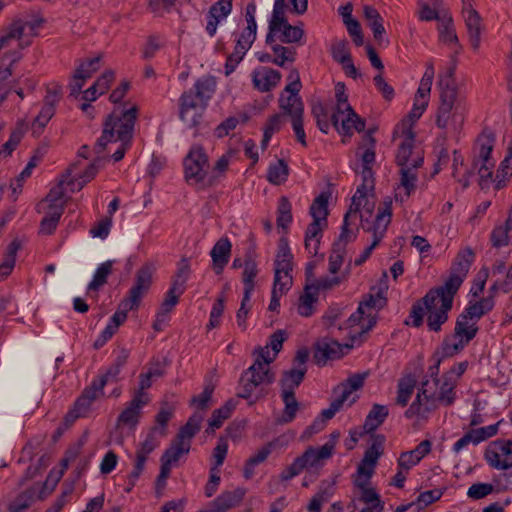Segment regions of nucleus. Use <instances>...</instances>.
Returning a JSON list of instances; mask_svg holds the SVG:
<instances>
[{
    "mask_svg": "<svg viewBox=\"0 0 512 512\" xmlns=\"http://www.w3.org/2000/svg\"><path fill=\"white\" fill-rule=\"evenodd\" d=\"M495 305L494 296L488 295L478 301H469L462 314L467 315L469 320L478 321L488 312H490Z\"/></svg>",
    "mask_w": 512,
    "mask_h": 512,
    "instance_id": "f704fd0d",
    "label": "nucleus"
},
{
    "mask_svg": "<svg viewBox=\"0 0 512 512\" xmlns=\"http://www.w3.org/2000/svg\"><path fill=\"white\" fill-rule=\"evenodd\" d=\"M21 248V242L14 239L7 247L6 253L0 264V282L6 279L13 271L16 263V255Z\"/></svg>",
    "mask_w": 512,
    "mask_h": 512,
    "instance_id": "a19ab883",
    "label": "nucleus"
},
{
    "mask_svg": "<svg viewBox=\"0 0 512 512\" xmlns=\"http://www.w3.org/2000/svg\"><path fill=\"white\" fill-rule=\"evenodd\" d=\"M466 110V98L461 92H441L436 119L438 128H461L464 125Z\"/></svg>",
    "mask_w": 512,
    "mask_h": 512,
    "instance_id": "7ed1b4c3",
    "label": "nucleus"
},
{
    "mask_svg": "<svg viewBox=\"0 0 512 512\" xmlns=\"http://www.w3.org/2000/svg\"><path fill=\"white\" fill-rule=\"evenodd\" d=\"M190 444L183 442L182 440L175 439L169 448H167L161 457V462L172 467L180 457L184 454H188L190 451Z\"/></svg>",
    "mask_w": 512,
    "mask_h": 512,
    "instance_id": "c03bdc74",
    "label": "nucleus"
},
{
    "mask_svg": "<svg viewBox=\"0 0 512 512\" xmlns=\"http://www.w3.org/2000/svg\"><path fill=\"white\" fill-rule=\"evenodd\" d=\"M289 175V168L285 161L277 160L275 163L270 164L267 171V179L274 185H280L287 180Z\"/></svg>",
    "mask_w": 512,
    "mask_h": 512,
    "instance_id": "13d9d810",
    "label": "nucleus"
},
{
    "mask_svg": "<svg viewBox=\"0 0 512 512\" xmlns=\"http://www.w3.org/2000/svg\"><path fill=\"white\" fill-rule=\"evenodd\" d=\"M312 289V287L306 285L303 294L299 297L297 312L303 317H310L315 312L318 294Z\"/></svg>",
    "mask_w": 512,
    "mask_h": 512,
    "instance_id": "49530a36",
    "label": "nucleus"
},
{
    "mask_svg": "<svg viewBox=\"0 0 512 512\" xmlns=\"http://www.w3.org/2000/svg\"><path fill=\"white\" fill-rule=\"evenodd\" d=\"M268 45L271 47L274 54L272 60L273 64L279 67H285L287 62L293 63L296 60L295 48L277 44L275 41Z\"/></svg>",
    "mask_w": 512,
    "mask_h": 512,
    "instance_id": "09e8293b",
    "label": "nucleus"
},
{
    "mask_svg": "<svg viewBox=\"0 0 512 512\" xmlns=\"http://www.w3.org/2000/svg\"><path fill=\"white\" fill-rule=\"evenodd\" d=\"M281 73L270 67H260L252 72L254 87L261 92H268L278 85Z\"/></svg>",
    "mask_w": 512,
    "mask_h": 512,
    "instance_id": "a878e982",
    "label": "nucleus"
},
{
    "mask_svg": "<svg viewBox=\"0 0 512 512\" xmlns=\"http://www.w3.org/2000/svg\"><path fill=\"white\" fill-rule=\"evenodd\" d=\"M203 419L204 413L202 411L194 412L186 424L180 428L176 438L191 445V440L199 432Z\"/></svg>",
    "mask_w": 512,
    "mask_h": 512,
    "instance_id": "ea45409f",
    "label": "nucleus"
},
{
    "mask_svg": "<svg viewBox=\"0 0 512 512\" xmlns=\"http://www.w3.org/2000/svg\"><path fill=\"white\" fill-rule=\"evenodd\" d=\"M414 166H400L399 184L395 189V200L403 202L415 191L418 176Z\"/></svg>",
    "mask_w": 512,
    "mask_h": 512,
    "instance_id": "b1692460",
    "label": "nucleus"
},
{
    "mask_svg": "<svg viewBox=\"0 0 512 512\" xmlns=\"http://www.w3.org/2000/svg\"><path fill=\"white\" fill-rule=\"evenodd\" d=\"M474 258L475 254L471 248L460 250L452 264L448 279L440 287L443 288V290H448L456 294L466 278Z\"/></svg>",
    "mask_w": 512,
    "mask_h": 512,
    "instance_id": "2eb2a0df",
    "label": "nucleus"
},
{
    "mask_svg": "<svg viewBox=\"0 0 512 512\" xmlns=\"http://www.w3.org/2000/svg\"><path fill=\"white\" fill-rule=\"evenodd\" d=\"M286 0H275L272 17L269 21L268 33L266 35V44L274 42V37L281 24H285L288 20L285 16Z\"/></svg>",
    "mask_w": 512,
    "mask_h": 512,
    "instance_id": "c9c22d12",
    "label": "nucleus"
},
{
    "mask_svg": "<svg viewBox=\"0 0 512 512\" xmlns=\"http://www.w3.org/2000/svg\"><path fill=\"white\" fill-rule=\"evenodd\" d=\"M216 79L205 75L197 79L192 88L180 97V118L189 127H197L202 122L203 114L209 101L216 92Z\"/></svg>",
    "mask_w": 512,
    "mask_h": 512,
    "instance_id": "f03ea898",
    "label": "nucleus"
},
{
    "mask_svg": "<svg viewBox=\"0 0 512 512\" xmlns=\"http://www.w3.org/2000/svg\"><path fill=\"white\" fill-rule=\"evenodd\" d=\"M327 226V224L319 221H312L305 233V248L306 250L316 256L319 251L320 239L322 237L323 229Z\"/></svg>",
    "mask_w": 512,
    "mask_h": 512,
    "instance_id": "58836bf2",
    "label": "nucleus"
},
{
    "mask_svg": "<svg viewBox=\"0 0 512 512\" xmlns=\"http://www.w3.org/2000/svg\"><path fill=\"white\" fill-rule=\"evenodd\" d=\"M274 381V374L270 368H263L260 362L253 363L247 370H245L239 381L238 397L249 399L253 396L259 397L258 387L269 385Z\"/></svg>",
    "mask_w": 512,
    "mask_h": 512,
    "instance_id": "6e6552de",
    "label": "nucleus"
},
{
    "mask_svg": "<svg viewBox=\"0 0 512 512\" xmlns=\"http://www.w3.org/2000/svg\"><path fill=\"white\" fill-rule=\"evenodd\" d=\"M328 199L329 195L326 193H321L314 199L310 207V215L314 221H319L327 224Z\"/></svg>",
    "mask_w": 512,
    "mask_h": 512,
    "instance_id": "5fc2aeb1",
    "label": "nucleus"
},
{
    "mask_svg": "<svg viewBox=\"0 0 512 512\" xmlns=\"http://www.w3.org/2000/svg\"><path fill=\"white\" fill-rule=\"evenodd\" d=\"M391 221V202L385 201L383 207L379 208L372 228L367 230L372 231V243L364 249V251L354 260L356 266L362 265L371 255L372 251L378 246L386 234L387 227Z\"/></svg>",
    "mask_w": 512,
    "mask_h": 512,
    "instance_id": "4468645a",
    "label": "nucleus"
},
{
    "mask_svg": "<svg viewBox=\"0 0 512 512\" xmlns=\"http://www.w3.org/2000/svg\"><path fill=\"white\" fill-rule=\"evenodd\" d=\"M142 396L136 398L132 397L131 401L127 403L125 409L120 413L117 418V426H126L129 428H135L141 417L142 408L148 403L143 401Z\"/></svg>",
    "mask_w": 512,
    "mask_h": 512,
    "instance_id": "cd10ccee",
    "label": "nucleus"
},
{
    "mask_svg": "<svg viewBox=\"0 0 512 512\" xmlns=\"http://www.w3.org/2000/svg\"><path fill=\"white\" fill-rule=\"evenodd\" d=\"M39 25L38 22L14 20L7 28L6 33L0 37V41L6 46L10 40L21 39L23 35L33 36Z\"/></svg>",
    "mask_w": 512,
    "mask_h": 512,
    "instance_id": "2f4dec72",
    "label": "nucleus"
},
{
    "mask_svg": "<svg viewBox=\"0 0 512 512\" xmlns=\"http://www.w3.org/2000/svg\"><path fill=\"white\" fill-rule=\"evenodd\" d=\"M462 16L467 28L469 42L474 50H478L483 26L480 14L473 8L471 0H462Z\"/></svg>",
    "mask_w": 512,
    "mask_h": 512,
    "instance_id": "aec40b11",
    "label": "nucleus"
},
{
    "mask_svg": "<svg viewBox=\"0 0 512 512\" xmlns=\"http://www.w3.org/2000/svg\"><path fill=\"white\" fill-rule=\"evenodd\" d=\"M456 383L452 378L443 374L440 379L426 380L422 382L415 400L405 411V417H425L438 405L451 406L456 398Z\"/></svg>",
    "mask_w": 512,
    "mask_h": 512,
    "instance_id": "f257e3e1",
    "label": "nucleus"
},
{
    "mask_svg": "<svg viewBox=\"0 0 512 512\" xmlns=\"http://www.w3.org/2000/svg\"><path fill=\"white\" fill-rule=\"evenodd\" d=\"M253 40L245 39L242 35L239 36L236 41L233 52L228 55L225 63V75L229 76L235 71L237 65L242 61L246 52L250 49L253 44Z\"/></svg>",
    "mask_w": 512,
    "mask_h": 512,
    "instance_id": "72a5a7b5",
    "label": "nucleus"
},
{
    "mask_svg": "<svg viewBox=\"0 0 512 512\" xmlns=\"http://www.w3.org/2000/svg\"><path fill=\"white\" fill-rule=\"evenodd\" d=\"M334 447L335 443L333 441L325 443L320 448L309 447L291 465L283 469L279 475L280 480L289 481L301 474L304 469L318 467L321 465V461L331 457Z\"/></svg>",
    "mask_w": 512,
    "mask_h": 512,
    "instance_id": "39448f33",
    "label": "nucleus"
},
{
    "mask_svg": "<svg viewBox=\"0 0 512 512\" xmlns=\"http://www.w3.org/2000/svg\"><path fill=\"white\" fill-rule=\"evenodd\" d=\"M160 437L157 434V430H150L145 438V440L139 445L136 451V458L141 459L146 462L149 454L159 446Z\"/></svg>",
    "mask_w": 512,
    "mask_h": 512,
    "instance_id": "4d7b16f0",
    "label": "nucleus"
},
{
    "mask_svg": "<svg viewBox=\"0 0 512 512\" xmlns=\"http://www.w3.org/2000/svg\"><path fill=\"white\" fill-rule=\"evenodd\" d=\"M110 382L111 381L108 380L107 377H105L104 375H100L97 378L93 379L91 384L84 389L82 395H84L91 402H94L95 400L103 396V388L105 387L106 384Z\"/></svg>",
    "mask_w": 512,
    "mask_h": 512,
    "instance_id": "e2e57ef3",
    "label": "nucleus"
},
{
    "mask_svg": "<svg viewBox=\"0 0 512 512\" xmlns=\"http://www.w3.org/2000/svg\"><path fill=\"white\" fill-rule=\"evenodd\" d=\"M183 165L186 181L190 185L199 184L206 176L208 157L201 146L194 145L184 158Z\"/></svg>",
    "mask_w": 512,
    "mask_h": 512,
    "instance_id": "dca6fc26",
    "label": "nucleus"
},
{
    "mask_svg": "<svg viewBox=\"0 0 512 512\" xmlns=\"http://www.w3.org/2000/svg\"><path fill=\"white\" fill-rule=\"evenodd\" d=\"M173 412V406L169 405L167 402H163L159 412L155 416V426L150 430H157V434H159L160 437H166L167 424L171 420Z\"/></svg>",
    "mask_w": 512,
    "mask_h": 512,
    "instance_id": "3c124183",
    "label": "nucleus"
},
{
    "mask_svg": "<svg viewBox=\"0 0 512 512\" xmlns=\"http://www.w3.org/2000/svg\"><path fill=\"white\" fill-rule=\"evenodd\" d=\"M132 138V130H103V134L94 147L95 153L100 155L105 150L110 152L112 150L111 146L118 144L112 153V157L116 162L120 161L129 148Z\"/></svg>",
    "mask_w": 512,
    "mask_h": 512,
    "instance_id": "f8f14e48",
    "label": "nucleus"
},
{
    "mask_svg": "<svg viewBox=\"0 0 512 512\" xmlns=\"http://www.w3.org/2000/svg\"><path fill=\"white\" fill-rule=\"evenodd\" d=\"M64 212L63 206L48 207L46 216L40 222L39 233L43 235H51L57 228L60 218Z\"/></svg>",
    "mask_w": 512,
    "mask_h": 512,
    "instance_id": "37998d69",
    "label": "nucleus"
},
{
    "mask_svg": "<svg viewBox=\"0 0 512 512\" xmlns=\"http://www.w3.org/2000/svg\"><path fill=\"white\" fill-rule=\"evenodd\" d=\"M112 261H106L98 266L96 269L93 279L88 284L89 291H98L103 285L107 283L108 276L112 272Z\"/></svg>",
    "mask_w": 512,
    "mask_h": 512,
    "instance_id": "bf43d9fd",
    "label": "nucleus"
},
{
    "mask_svg": "<svg viewBox=\"0 0 512 512\" xmlns=\"http://www.w3.org/2000/svg\"><path fill=\"white\" fill-rule=\"evenodd\" d=\"M363 13L367 21V25L373 32L375 40L381 42L383 34L385 33L383 18L374 7L369 5L364 6Z\"/></svg>",
    "mask_w": 512,
    "mask_h": 512,
    "instance_id": "79ce46f5",
    "label": "nucleus"
},
{
    "mask_svg": "<svg viewBox=\"0 0 512 512\" xmlns=\"http://www.w3.org/2000/svg\"><path fill=\"white\" fill-rule=\"evenodd\" d=\"M233 0H218L212 4L206 15V32L210 37H214L217 32L218 24L224 21L232 12Z\"/></svg>",
    "mask_w": 512,
    "mask_h": 512,
    "instance_id": "5701e85b",
    "label": "nucleus"
},
{
    "mask_svg": "<svg viewBox=\"0 0 512 512\" xmlns=\"http://www.w3.org/2000/svg\"><path fill=\"white\" fill-rule=\"evenodd\" d=\"M335 97L337 100L335 109L331 114V122L334 128H364L365 120L360 117L348 103V96L345 93V85L338 82L335 86Z\"/></svg>",
    "mask_w": 512,
    "mask_h": 512,
    "instance_id": "423d86ee",
    "label": "nucleus"
},
{
    "mask_svg": "<svg viewBox=\"0 0 512 512\" xmlns=\"http://www.w3.org/2000/svg\"><path fill=\"white\" fill-rule=\"evenodd\" d=\"M137 107L115 109L106 119L104 128H134L137 119Z\"/></svg>",
    "mask_w": 512,
    "mask_h": 512,
    "instance_id": "c85d7f7f",
    "label": "nucleus"
},
{
    "mask_svg": "<svg viewBox=\"0 0 512 512\" xmlns=\"http://www.w3.org/2000/svg\"><path fill=\"white\" fill-rule=\"evenodd\" d=\"M246 492V489L243 487H237L231 491H223L212 501L211 512H227L229 509L239 506Z\"/></svg>",
    "mask_w": 512,
    "mask_h": 512,
    "instance_id": "393cba45",
    "label": "nucleus"
},
{
    "mask_svg": "<svg viewBox=\"0 0 512 512\" xmlns=\"http://www.w3.org/2000/svg\"><path fill=\"white\" fill-rule=\"evenodd\" d=\"M36 159L32 158L26 165V167L23 169V171L17 176V178L11 182V188H12V200L16 201L18 198V195L22 192V187L24 181L30 177L33 169L36 167Z\"/></svg>",
    "mask_w": 512,
    "mask_h": 512,
    "instance_id": "680f3d73",
    "label": "nucleus"
},
{
    "mask_svg": "<svg viewBox=\"0 0 512 512\" xmlns=\"http://www.w3.org/2000/svg\"><path fill=\"white\" fill-rule=\"evenodd\" d=\"M455 293L438 287L431 289L422 299L427 313V326L431 331L438 332L448 320L452 309Z\"/></svg>",
    "mask_w": 512,
    "mask_h": 512,
    "instance_id": "20e7f679",
    "label": "nucleus"
},
{
    "mask_svg": "<svg viewBox=\"0 0 512 512\" xmlns=\"http://www.w3.org/2000/svg\"><path fill=\"white\" fill-rule=\"evenodd\" d=\"M306 372L297 368H291L283 372L280 380L282 393L295 394V389L302 383Z\"/></svg>",
    "mask_w": 512,
    "mask_h": 512,
    "instance_id": "a18cd8bd",
    "label": "nucleus"
},
{
    "mask_svg": "<svg viewBox=\"0 0 512 512\" xmlns=\"http://www.w3.org/2000/svg\"><path fill=\"white\" fill-rule=\"evenodd\" d=\"M414 387L415 381L412 377L401 379L398 383L396 403L402 407L406 406L413 394Z\"/></svg>",
    "mask_w": 512,
    "mask_h": 512,
    "instance_id": "0e129e2a",
    "label": "nucleus"
},
{
    "mask_svg": "<svg viewBox=\"0 0 512 512\" xmlns=\"http://www.w3.org/2000/svg\"><path fill=\"white\" fill-rule=\"evenodd\" d=\"M232 244L227 237L220 238L210 251L216 274H220L229 262Z\"/></svg>",
    "mask_w": 512,
    "mask_h": 512,
    "instance_id": "473e14b6",
    "label": "nucleus"
},
{
    "mask_svg": "<svg viewBox=\"0 0 512 512\" xmlns=\"http://www.w3.org/2000/svg\"><path fill=\"white\" fill-rule=\"evenodd\" d=\"M484 458L494 469H510L512 467V441L498 439L491 442L485 450Z\"/></svg>",
    "mask_w": 512,
    "mask_h": 512,
    "instance_id": "f3484780",
    "label": "nucleus"
},
{
    "mask_svg": "<svg viewBox=\"0 0 512 512\" xmlns=\"http://www.w3.org/2000/svg\"><path fill=\"white\" fill-rule=\"evenodd\" d=\"M280 107L291 116L292 128H303V102L298 95L281 96Z\"/></svg>",
    "mask_w": 512,
    "mask_h": 512,
    "instance_id": "c756f323",
    "label": "nucleus"
},
{
    "mask_svg": "<svg viewBox=\"0 0 512 512\" xmlns=\"http://www.w3.org/2000/svg\"><path fill=\"white\" fill-rule=\"evenodd\" d=\"M400 139L396 154L398 166L420 167L423 164V150L413 130H395L393 140Z\"/></svg>",
    "mask_w": 512,
    "mask_h": 512,
    "instance_id": "0eeeda50",
    "label": "nucleus"
},
{
    "mask_svg": "<svg viewBox=\"0 0 512 512\" xmlns=\"http://www.w3.org/2000/svg\"><path fill=\"white\" fill-rule=\"evenodd\" d=\"M512 229L510 219L506 220L504 225L495 227L491 233V243L494 247L499 248L508 244V233Z\"/></svg>",
    "mask_w": 512,
    "mask_h": 512,
    "instance_id": "774afa93",
    "label": "nucleus"
},
{
    "mask_svg": "<svg viewBox=\"0 0 512 512\" xmlns=\"http://www.w3.org/2000/svg\"><path fill=\"white\" fill-rule=\"evenodd\" d=\"M277 226L287 229L292 222L291 204L286 197H281L277 209Z\"/></svg>",
    "mask_w": 512,
    "mask_h": 512,
    "instance_id": "338daca9",
    "label": "nucleus"
},
{
    "mask_svg": "<svg viewBox=\"0 0 512 512\" xmlns=\"http://www.w3.org/2000/svg\"><path fill=\"white\" fill-rule=\"evenodd\" d=\"M495 138L491 132H483L476 139L473 153V168L477 169L481 183L491 178L494 168V160L491 153Z\"/></svg>",
    "mask_w": 512,
    "mask_h": 512,
    "instance_id": "1a4fd4ad",
    "label": "nucleus"
},
{
    "mask_svg": "<svg viewBox=\"0 0 512 512\" xmlns=\"http://www.w3.org/2000/svg\"><path fill=\"white\" fill-rule=\"evenodd\" d=\"M456 69V60L452 58L451 65L447 68L444 74L439 75L438 86L440 88V93L447 90H452L453 92H460L457 88L454 79V73Z\"/></svg>",
    "mask_w": 512,
    "mask_h": 512,
    "instance_id": "69168bd1",
    "label": "nucleus"
},
{
    "mask_svg": "<svg viewBox=\"0 0 512 512\" xmlns=\"http://www.w3.org/2000/svg\"><path fill=\"white\" fill-rule=\"evenodd\" d=\"M305 36L304 29L301 25H291L288 21L281 24L277 31V37L282 43L303 45L302 39Z\"/></svg>",
    "mask_w": 512,
    "mask_h": 512,
    "instance_id": "4c0bfd02",
    "label": "nucleus"
},
{
    "mask_svg": "<svg viewBox=\"0 0 512 512\" xmlns=\"http://www.w3.org/2000/svg\"><path fill=\"white\" fill-rule=\"evenodd\" d=\"M76 167V163L70 165L60 176L56 185L50 189L45 198V201L49 203L48 207L63 206L65 208L64 203L61 201L65 193L64 185L67 179L71 176L72 172L75 171Z\"/></svg>",
    "mask_w": 512,
    "mask_h": 512,
    "instance_id": "e433bc0d",
    "label": "nucleus"
},
{
    "mask_svg": "<svg viewBox=\"0 0 512 512\" xmlns=\"http://www.w3.org/2000/svg\"><path fill=\"white\" fill-rule=\"evenodd\" d=\"M100 61L101 57L96 56L86 59L78 65L72 76V81L69 84L70 94L72 96H77L85 85V81L90 79L93 74L100 69Z\"/></svg>",
    "mask_w": 512,
    "mask_h": 512,
    "instance_id": "412c9836",
    "label": "nucleus"
},
{
    "mask_svg": "<svg viewBox=\"0 0 512 512\" xmlns=\"http://www.w3.org/2000/svg\"><path fill=\"white\" fill-rule=\"evenodd\" d=\"M62 96L61 86L54 84L47 88V93L44 98V104L41 110L34 118L33 125L38 128H44L55 114V106L60 101Z\"/></svg>",
    "mask_w": 512,
    "mask_h": 512,
    "instance_id": "4be33fe9",
    "label": "nucleus"
},
{
    "mask_svg": "<svg viewBox=\"0 0 512 512\" xmlns=\"http://www.w3.org/2000/svg\"><path fill=\"white\" fill-rule=\"evenodd\" d=\"M190 273L191 268L188 259L182 258L177 264V270L173 276L171 287L179 292H184Z\"/></svg>",
    "mask_w": 512,
    "mask_h": 512,
    "instance_id": "864d4df0",
    "label": "nucleus"
},
{
    "mask_svg": "<svg viewBox=\"0 0 512 512\" xmlns=\"http://www.w3.org/2000/svg\"><path fill=\"white\" fill-rule=\"evenodd\" d=\"M359 213L348 210L343 219V224L341 227V233L339 235V240L334 244L335 247H345L347 243L352 242L356 239V232L349 228L350 219L357 218Z\"/></svg>",
    "mask_w": 512,
    "mask_h": 512,
    "instance_id": "052dcab7",
    "label": "nucleus"
},
{
    "mask_svg": "<svg viewBox=\"0 0 512 512\" xmlns=\"http://www.w3.org/2000/svg\"><path fill=\"white\" fill-rule=\"evenodd\" d=\"M387 416L388 408L386 406L374 404L365 419L364 430L366 432L376 430L385 421Z\"/></svg>",
    "mask_w": 512,
    "mask_h": 512,
    "instance_id": "de8ad7c7",
    "label": "nucleus"
},
{
    "mask_svg": "<svg viewBox=\"0 0 512 512\" xmlns=\"http://www.w3.org/2000/svg\"><path fill=\"white\" fill-rule=\"evenodd\" d=\"M155 266L152 263H145L135 273V279L128 295L123 299L125 308H137L140 306L144 295L152 285V277Z\"/></svg>",
    "mask_w": 512,
    "mask_h": 512,
    "instance_id": "ddd939ff",
    "label": "nucleus"
},
{
    "mask_svg": "<svg viewBox=\"0 0 512 512\" xmlns=\"http://www.w3.org/2000/svg\"><path fill=\"white\" fill-rule=\"evenodd\" d=\"M46 483L43 485L34 484L33 486L26 489L9 505V512H22L26 510L31 503L34 501L36 496L39 499L45 498L49 492H45Z\"/></svg>",
    "mask_w": 512,
    "mask_h": 512,
    "instance_id": "bb28decb",
    "label": "nucleus"
},
{
    "mask_svg": "<svg viewBox=\"0 0 512 512\" xmlns=\"http://www.w3.org/2000/svg\"><path fill=\"white\" fill-rule=\"evenodd\" d=\"M356 343H345L340 344L334 339L324 338L319 341L316 346V350L314 353L315 362L322 366L327 360L338 359L345 354V351H349Z\"/></svg>",
    "mask_w": 512,
    "mask_h": 512,
    "instance_id": "a211bd4d",
    "label": "nucleus"
},
{
    "mask_svg": "<svg viewBox=\"0 0 512 512\" xmlns=\"http://www.w3.org/2000/svg\"><path fill=\"white\" fill-rule=\"evenodd\" d=\"M372 131H366L360 146L361 149H364L361 156L363 169H371V165L375 162V139L372 136Z\"/></svg>",
    "mask_w": 512,
    "mask_h": 512,
    "instance_id": "603ef678",
    "label": "nucleus"
},
{
    "mask_svg": "<svg viewBox=\"0 0 512 512\" xmlns=\"http://www.w3.org/2000/svg\"><path fill=\"white\" fill-rule=\"evenodd\" d=\"M347 322L351 329L358 327L350 332V341L360 344L362 335L371 330L376 324V313L366 312V310H363V305H359Z\"/></svg>",
    "mask_w": 512,
    "mask_h": 512,
    "instance_id": "6ab92c4d",
    "label": "nucleus"
},
{
    "mask_svg": "<svg viewBox=\"0 0 512 512\" xmlns=\"http://www.w3.org/2000/svg\"><path fill=\"white\" fill-rule=\"evenodd\" d=\"M234 408V402L229 400L223 406L214 410L211 419L209 420V427L206 432L213 433L216 429H219L223 425V422L231 416Z\"/></svg>",
    "mask_w": 512,
    "mask_h": 512,
    "instance_id": "8fccbe9b",
    "label": "nucleus"
},
{
    "mask_svg": "<svg viewBox=\"0 0 512 512\" xmlns=\"http://www.w3.org/2000/svg\"><path fill=\"white\" fill-rule=\"evenodd\" d=\"M432 443L430 440L421 441L415 449L401 453L398 459V468L410 470L430 453Z\"/></svg>",
    "mask_w": 512,
    "mask_h": 512,
    "instance_id": "7c9ffc66",
    "label": "nucleus"
},
{
    "mask_svg": "<svg viewBox=\"0 0 512 512\" xmlns=\"http://www.w3.org/2000/svg\"><path fill=\"white\" fill-rule=\"evenodd\" d=\"M361 176L363 182L357 187L348 210L359 213L361 222L363 223L368 220L365 217V213L371 216L375 205L372 193L374 187L372 169H363Z\"/></svg>",
    "mask_w": 512,
    "mask_h": 512,
    "instance_id": "9d476101",
    "label": "nucleus"
},
{
    "mask_svg": "<svg viewBox=\"0 0 512 512\" xmlns=\"http://www.w3.org/2000/svg\"><path fill=\"white\" fill-rule=\"evenodd\" d=\"M477 332V322L469 320L467 315L461 313L457 318L452 339L446 340L444 343V356H453L461 351L476 336Z\"/></svg>",
    "mask_w": 512,
    "mask_h": 512,
    "instance_id": "9b49d317",
    "label": "nucleus"
},
{
    "mask_svg": "<svg viewBox=\"0 0 512 512\" xmlns=\"http://www.w3.org/2000/svg\"><path fill=\"white\" fill-rule=\"evenodd\" d=\"M282 399L285 404L282 415L277 419L279 424H287L294 420L299 409V403L295 398V394L282 393Z\"/></svg>",
    "mask_w": 512,
    "mask_h": 512,
    "instance_id": "6e6d98bb",
    "label": "nucleus"
}]
</instances>
